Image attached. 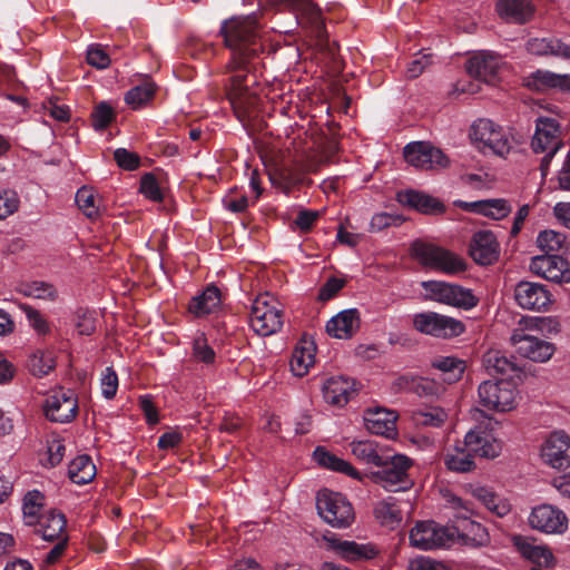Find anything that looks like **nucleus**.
I'll list each match as a JSON object with an SVG mask.
<instances>
[{"mask_svg": "<svg viewBox=\"0 0 570 570\" xmlns=\"http://www.w3.org/2000/svg\"><path fill=\"white\" fill-rule=\"evenodd\" d=\"M19 198L16 191L0 188V220L18 210Z\"/></svg>", "mask_w": 570, "mask_h": 570, "instance_id": "55", "label": "nucleus"}, {"mask_svg": "<svg viewBox=\"0 0 570 570\" xmlns=\"http://www.w3.org/2000/svg\"><path fill=\"white\" fill-rule=\"evenodd\" d=\"M345 279L335 276L327 278L320 288L318 299L322 302L332 299L345 286Z\"/></svg>", "mask_w": 570, "mask_h": 570, "instance_id": "61", "label": "nucleus"}, {"mask_svg": "<svg viewBox=\"0 0 570 570\" xmlns=\"http://www.w3.org/2000/svg\"><path fill=\"white\" fill-rule=\"evenodd\" d=\"M118 390V375L112 367H106L101 376V393L105 399L115 397Z\"/></svg>", "mask_w": 570, "mask_h": 570, "instance_id": "58", "label": "nucleus"}, {"mask_svg": "<svg viewBox=\"0 0 570 570\" xmlns=\"http://www.w3.org/2000/svg\"><path fill=\"white\" fill-rule=\"evenodd\" d=\"M272 4L283 6L295 14L297 23L302 28L323 40L326 35L325 22L320 7L313 0H272Z\"/></svg>", "mask_w": 570, "mask_h": 570, "instance_id": "11", "label": "nucleus"}, {"mask_svg": "<svg viewBox=\"0 0 570 570\" xmlns=\"http://www.w3.org/2000/svg\"><path fill=\"white\" fill-rule=\"evenodd\" d=\"M529 524L544 533H562L568 527V519L560 509L551 504H541L532 509Z\"/></svg>", "mask_w": 570, "mask_h": 570, "instance_id": "17", "label": "nucleus"}, {"mask_svg": "<svg viewBox=\"0 0 570 570\" xmlns=\"http://www.w3.org/2000/svg\"><path fill=\"white\" fill-rule=\"evenodd\" d=\"M527 86L542 92L548 90L570 91V75L538 69L527 78Z\"/></svg>", "mask_w": 570, "mask_h": 570, "instance_id": "27", "label": "nucleus"}, {"mask_svg": "<svg viewBox=\"0 0 570 570\" xmlns=\"http://www.w3.org/2000/svg\"><path fill=\"white\" fill-rule=\"evenodd\" d=\"M356 309H345L332 317L326 324V332L336 338H350L358 327Z\"/></svg>", "mask_w": 570, "mask_h": 570, "instance_id": "32", "label": "nucleus"}, {"mask_svg": "<svg viewBox=\"0 0 570 570\" xmlns=\"http://www.w3.org/2000/svg\"><path fill=\"white\" fill-rule=\"evenodd\" d=\"M45 415L51 422L68 423L78 412V401L71 390L60 387L50 394L43 404Z\"/></svg>", "mask_w": 570, "mask_h": 570, "instance_id": "13", "label": "nucleus"}, {"mask_svg": "<svg viewBox=\"0 0 570 570\" xmlns=\"http://www.w3.org/2000/svg\"><path fill=\"white\" fill-rule=\"evenodd\" d=\"M472 259L479 265H491L499 259L500 247L491 230L476 232L469 245Z\"/></svg>", "mask_w": 570, "mask_h": 570, "instance_id": "20", "label": "nucleus"}, {"mask_svg": "<svg viewBox=\"0 0 570 570\" xmlns=\"http://www.w3.org/2000/svg\"><path fill=\"white\" fill-rule=\"evenodd\" d=\"M500 444L484 430H472L466 433L463 442L445 455V465L454 472H469L475 468L474 456L495 458Z\"/></svg>", "mask_w": 570, "mask_h": 570, "instance_id": "2", "label": "nucleus"}, {"mask_svg": "<svg viewBox=\"0 0 570 570\" xmlns=\"http://www.w3.org/2000/svg\"><path fill=\"white\" fill-rule=\"evenodd\" d=\"M139 407L144 412L146 422L150 425H155L159 422L158 411L150 396L144 395L139 397Z\"/></svg>", "mask_w": 570, "mask_h": 570, "instance_id": "63", "label": "nucleus"}, {"mask_svg": "<svg viewBox=\"0 0 570 570\" xmlns=\"http://www.w3.org/2000/svg\"><path fill=\"white\" fill-rule=\"evenodd\" d=\"M413 327L422 334L436 338H453L465 332L463 322L431 311L415 314Z\"/></svg>", "mask_w": 570, "mask_h": 570, "instance_id": "9", "label": "nucleus"}, {"mask_svg": "<svg viewBox=\"0 0 570 570\" xmlns=\"http://www.w3.org/2000/svg\"><path fill=\"white\" fill-rule=\"evenodd\" d=\"M432 366L441 372L440 380L453 384L462 377L465 362L454 356H438L432 361Z\"/></svg>", "mask_w": 570, "mask_h": 570, "instance_id": "34", "label": "nucleus"}, {"mask_svg": "<svg viewBox=\"0 0 570 570\" xmlns=\"http://www.w3.org/2000/svg\"><path fill=\"white\" fill-rule=\"evenodd\" d=\"M311 347L295 348L292 360L291 370L295 376H304L311 366L314 365L315 356Z\"/></svg>", "mask_w": 570, "mask_h": 570, "instance_id": "47", "label": "nucleus"}, {"mask_svg": "<svg viewBox=\"0 0 570 570\" xmlns=\"http://www.w3.org/2000/svg\"><path fill=\"white\" fill-rule=\"evenodd\" d=\"M501 59L493 52L481 51L466 61V71L470 77L480 81L492 83L498 75Z\"/></svg>", "mask_w": 570, "mask_h": 570, "instance_id": "24", "label": "nucleus"}, {"mask_svg": "<svg viewBox=\"0 0 570 570\" xmlns=\"http://www.w3.org/2000/svg\"><path fill=\"white\" fill-rule=\"evenodd\" d=\"M26 523L28 525H35V533L49 542H53L67 535L65 533L67 519L62 512L56 509L40 514L36 521H26Z\"/></svg>", "mask_w": 570, "mask_h": 570, "instance_id": "22", "label": "nucleus"}, {"mask_svg": "<svg viewBox=\"0 0 570 570\" xmlns=\"http://www.w3.org/2000/svg\"><path fill=\"white\" fill-rule=\"evenodd\" d=\"M96 466L88 455H78L68 466L69 479L79 485H83L94 480Z\"/></svg>", "mask_w": 570, "mask_h": 570, "instance_id": "38", "label": "nucleus"}, {"mask_svg": "<svg viewBox=\"0 0 570 570\" xmlns=\"http://www.w3.org/2000/svg\"><path fill=\"white\" fill-rule=\"evenodd\" d=\"M114 159L117 165L125 170H136L140 166V157L138 154L129 151L126 148H117L114 151Z\"/></svg>", "mask_w": 570, "mask_h": 570, "instance_id": "57", "label": "nucleus"}, {"mask_svg": "<svg viewBox=\"0 0 570 570\" xmlns=\"http://www.w3.org/2000/svg\"><path fill=\"white\" fill-rule=\"evenodd\" d=\"M433 55L423 49L419 53L415 55L413 60L409 62L406 75L409 78L414 79L419 77L426 67H429L432 63Z\"/></svg>", "mask_w": 570, "mask_h": 570, "instance_id": "53", "label": "nucleus"}, {"mask_svg": "<svg viewBox=\"0 0 570 570\" xmlns=\"http://www.w3.org/2000/svg\"><path fill=\"white\" fill-rule=\"evenodd\" d=\"M313 456L314 460L323 468L344 473L355 479H360L358 472L352 466L351 463L326 451L323 446H317L314 450Z\"/></svg>", "mask_w": 570, "mask_h": 570, "instance_id": "36", "label": "nucleus"}, {"mask_svg": "<svg viewBox=\"0 0 570 570\" xmlns=\"http://www.w3.org/2000/svg\"><path fill=\"white\" fill-rule=\"evenodd\" d=\"M479 403L490 411L504 412L514 406L515 385L507 379L484 381L480 384Z\"/></svg>", "mask_w": 570, "mask_h": 570, "instance_id": "10", "label": "nucleus"}, {"mask_svg": "<svg viewBox=\"0 0 570 570\" xmlns=\"http://www.w3.org/2000/svg\"><path fill=\"white\" fill-rule=\"evenodd\" d=\"M463 208L473 213L482 214L493 219H501L509 215L511 207L504 199L478 200L464 203Z\"/></svg>", "mask_w": 570, "mask_h": 570, "instance_id": "35", "label": "nucleus"}, {"mask_svg": "<svg viewBox=\"0 0 570 570\" xmlns=\"http://www.w3.org/2000/svg\"><path fill=\"white\" fill-rule=\"evenodd\" d=\"M426 299L445 304L464 311H470L479 304L472 289L459 284L443 281H424L421 283Z\"/></svg>", "mask_w": 570, "mask_h": 570, "instance_id": "5", "label": "nucleus"}, {"mask_svg": "<svg viewBox=\"0 0 570 570\" xmlns=\"http://www.w3.org/2000/svg\"><path fill=\"white\" fill-rule=\"evenodd\" d=\"M541 458L553 469L570 468V436L563 431L552 432L541 446Z\"/></svg>", "mask_w": 570, "mask_h": 570, "instance_id": "14", "label": "nucleus"}, {"mask_svg": "<svg viewBox=\"0 0 570 570\" xmlns=\"http://www.w3.org/2000/svg\"><path fill=\"white\" fill-rule=\"evenodd\" d=\"M76 203L79 209L90 219L98 218L100 212L96 204L95 191L92 188L83 186L76 194Z\"/></svg>", "mask_w": 570, "mask_h": 570, "instance_id": "49", "label": "nucleus"}, {"mask_svg": "<svg viewBox=\"0 0 570 570\" xmlns=\"http://www.w3.org/2000/svg\"><path fill=\"white\" fill-rule=\"evenodd\" d=\"M23 311L28 318L30 326L40 335H46L50 332V327L46 318L40 314L39 311L31 306H24Z\"/></svg>", "mask_w": 570, "mask_h": 570, "instance_id": "60", "label": "nucleus"}, {"mask_svg": "<svg viewBox=\"0 0 570 570\" xmlns=\"http://www.w3.org/2000/svg\"><path fill=\"white\" fill-rule=\"evenodd\" d=\"M155 90V85L150 80H145L126 92L125 101L132 109H140L154 98Z\"/></svg>", "mask_w": 570, "mask_h": 570, "instance_id": "41", "label": "nucleus"}, {"mask_svg": "<svg viewBox=\"0 0 570 570\" xmlns=\"http://www.w3.org/2000/svg\"><path fill=\"white\" fill-rule=\"evenodd\" d=\"M20 292L28 297L53 302L58 297L57 288L42 281L24 282L20 286Z\"/></svg>", "mask_w": 570, "mask_h": 570, "instance_id": "42", "label": "nucleus"}, {"mask_svg": "<svg viewBox=\"0 0 570 570\" xmlns=\"http://www.w3.org/2000/svg\"><path fill=\"white\" fill-rule=\"evenodd\" d=\"M140 193L154 202H161L164 196L156 177L147 173L140 179Z\"/></svg>", "mask_w": 570, "mask_h": 570, "instance_id": "56", "label": "nucleus"}, {"mask_svg": "<svg viewBox=\"0 0 570 570\" xmlns=\"http://www.w3.org/2000/svg\"><path fill=\"white\" fill-rule=\"evenodd\" d=\"M411 254L423 267L444 274L452 275L466 269L464 259L456 254L422 240L412 244Z\"/></svg>", "mask_w": 570, "mask_h": 570, "instance_id": "4", "label": "nucleus"}, {"mask_svg": "<svg viewBox=\"0 0 570 570\" xmlns=\"http://www.w3.org/2000/svg\"><path fill=\"white\" fill-rule=\"evenodd\" d=\"M56 541V544L50 549L43 559V563L47 566L55 564L60 560L68 547L69 538L68 535H65L63 538Z\"/></svg>", "mask_w": 570, "mask_h": 570, "instance_id": "64", "label": "nucleus"}, {"mask_svg": "<svg viewBox=\"0 0 570 570\" xmlns=\"http://www.w3.org/2000/svg\"><path fill=\"white\" fill-rule=\"evenodd\" d=\"M497 10L507 21L520 24L528 22L534 14V6L530 0H499Z\"/></svg>", "mask_w": 570, "mask_h": 570, "instance_id": "30", "label": "nucleus"}, {"mask_svg": "<svg viewBox=\"0 0 570 570\" xmlns=\"http://www.w3.org/2000/svg\"><path fill=\"white\" fill-rule=\"evenodd\" d=\"M473 497L480 501L489 511L499 517H503L509 512V507L500 501V498L490 489L479 487L473 490Z\"/></svg>", "mask_w": 570, "mask_h": 570, "instance_id": "43", "label": "nucleus"}, {"mask_svg": "<svg viewBox=\"0 0 570 570\" xmlns=\"http://www.w3.org/2000/svg\"><path fill=\"white\" fill-rule=\"evenodd\" d=\"M470 137L473 141L482 144L484 153L485 149H489L493 154L503 157L511 149L509 138L502 128L489 119L474 121L471 126Z\"/></svg>", "mask_w": 570, "mask_h": 570, "instance_id": "12", "label": "nucleus"}, {"mask_svg": "<svg viewBox=\"0 0 570 570\" xmlns=\"http://www.w3.org/2000/svg\"><path fill=\"white\" fill-rule=\"evenodd\" d=\"M530 269L550 282H570V264L561 255L547 254L533 257Z\"/></svg>", "mask_w": 570, "mask_h": 570, "instance_id": "19", "label": "nucleus"}, {"mask_svg": "<svg viewBox=\"0 0 570 570\" xmlns=\"http://www.w3.org/2000/svg\"><path fill=\"white\" fill-rule=\"evenodd\" d=\"M527 49L532 55H552L570 60V46L556 38H531Z\"/></svg>", "mask_w": 570, "mask_h": 570, "instance_id": "33", "label": "nucleus"}, {"mask_svg": "<svg viewBox=\"0 0 570 570\" xmlns=\"http://www.w3.org/2000/svg\"><path fill=\"white\" fill-rule=\"evenodd\" d=\"M227 95L236 117L242 122L249 121L254 116L257 97L250 91H235Z\"/></svg>", "mask_w": 570, "mask_h": 570, "instance_id": "37", "label": "nucleus"}, {"mask_svg": "<svg viewBox=\"0 0 570 570\" xmlns=\"http://www.w3.org/2000/svg\"><path fill=\"white\" fill-rule=\"evenodd\" d=\"M220 304L222 292L217 286L210 284L206 286L202 294L190 299L188 311L196 317H203L214 313Z\"/></svg>", "mask_w": 570, "mask_h": 570, "instance_id": "31", "label": "nucleus"}, {"mask_svg": "<svg viewBox=\"0 0 570 570\" xmlns=\"http://www.w3.org/2000/svg\"><path fill=\"white\" fill-rule=\"evenodd\" d=\"M326 540L331 549L347 562L371 560L379 554V549L372 543L341 540L335 535L326 538Z\"/></svg>", "mask_w": 570, "mask_h": 570, "instance_id": "23", "label": "nucleus"}, {"mask_svg": "<svg viewBox=\"0 0 570 570\" xmlns=\"http://www.w3.org/2000/svg\"><path fill=\"white\" fill-rule=\"evenodd\" d=\"M514 298L525 309L540 311L551 303V294L539 283L522 281L514 288Z\"/></svg>", "mask_w": 570, "mask_h": 570, "instance_id": "21", "label": "nucleus"}, {"mask_svg": "<svg viewBox=\"0 0 570 570\" xmlns=\"http://www.w3.org/2000/svg\"><path fill=\"white\" fill-rule=\"evenodd\" d=\"M459 534L458 527H441L434 521H420L410 531L412 547L429 551L449 546Z\"/></svg>", "mask_w": 570, "mask_h": 570, "instance_id": "7", "label": "nucleus"}, {"mask_svg": "<svg viewBox=\"0 0 570 570\" xmlns=\"http://www.w3.org/2000/svg\"><path fill=\"white\" fill-rule=\"evenodd\" d=\"M27 367L33 376H47L56 367V356L53 351L37 350L28 357Z\"/></svg>", "mask_w": 570, "mask_h": 570, "instance_id": "39", "label": "nucleus"}, {"mask_svg": "<svg viewBox=\"0 0 570 570\" xmlns=\"http://www.w3.org/2000/svg\"><path fill=\"white\" fill-rule=\"evenodd\" d=\"M219 33L225 46L230 49L232 57L225 67L229 75L228 92L249 91V73L257 71L265 47L258 36V23L255 16L237 17L225 20Z\"/></svg>", "mask_w": 570, "mask_h": 570, "instance_id": "1", "label": "nucleus"}, {"mask_svg": "<svg viewBox=\"0 0 570 570\" xmlns=\"http://www.w3.org/2000/svg\"><path fill=\"white\" fill-rule=\"evenodd\" d=\"M87 62L97 69H105L110 65V58L100 46H91L87 50Z\"/></svg>", "mask_w": 570, "mask_h": 570, "instance_id": "62", "label": "nucleus"}, {"mask_svg": "<svg viewBox=\"0 0 570 570\" xmlns=\"http://www.w3.org/2000/svg\"><path fill=\"white\" fill-rule=\"evenodd\" d=\"M456 527L459 528V534H455V538L462 540L472 539L476 544H483L488 541L487 530L479 522L471 521L466 517H463L461 524Z\"/></svg>", "mask_w": 570, "mask_h": 570, "instance_id": "45", "label": "nucleus"}, {"mask_svg": "<svg viewBox=\"0 0 570 570\" xmlns=\"http://www.w3.org/2000/svg\"><path fill=\"white\" fill-rule=\"evenodd\" d=\"M405 160L421 169H433L434 167H446L448 157L439 148L424 141L410 142L404 147Z\"/></svg>", "mask_w": 570, "mask_h": 570, "instance_id": "15", "label": "nucleus"}, {"mask_svg": "<svg viewBox=\"0 0 570 570\" xmlns=\"http://www.w3.org/2000/svg\"><path fill=\"white\" fill-rule=\"evenodd\" d=\"M404 217L401 215H394L389 213H377L373 215L370 223L371 232H381L390 226H401L404 222Z\"/></svg>", "mask_w": 570, "mask_h": 570, "instance_id": "54", "label": "nucleus"}, {"mask_svg": "<svg viewBox=\"0 0 570 570\" xmlns=\"http://www.w3.org/2000/svg\"><path fill=\"white\" fill-rule=\"evenodd\" d=\"M511 343L520 355L533 362H547L556 351L552 343L529 335L523 330L513 332Z\"/></svg>", "mask_w": 570, "mask_h": 570, "instance_id": "16", "label": "nucleus"}, {"mask_svg": "<svg viewBox=\"0 0 570 570\" xmlns=\"http://www.w3.org/2000/svg\"><path fill=\"white\" fill-rule=\"evenodd\" d=\"M116 118L114 108L106 101L97 104L91 112V124L95 130H105Z\"/></svg>", "mask_w": 570, "mask_h": 570, "instance_id": "50", "label": "nucleus"}, {"mask_svg": "<svg viewBox=\"0 0 570 570\" xmlns=\"http://www.w3.org/2000/svg\"><path fill=\"white\" fill-rule=\"evenodd\" d=\"M376 466L379 470L372 472V479L386 491H406L413 485V481L407 473L412 466V460L409 456L385 453Z\"/></svg>", "mask_w": 570, "mask_h": 570, "instance_id": "3", "label": "nucleus"}, {"mask_svg": "<svg viewBox=\"0 0 570 570\" xmlns=\"http://www.w3.org/2000/svg\"><path fill=\"white\" fill-rule=\"evenodd\" d=\"M356 383L346 376L328 377L323 384V397L326 403L342 407L356 394Z\"/></svg>", "mask_w": 570, "mask_h": 570, "instance_id": "25", "label": "nucleus"}, {"mask_svg": "<svg viewBox=\"0 0 570 570\" xmlns=\"http://www.w3.org/2000/svg\"><path fill=\"white\" fill-rule=\"evenodd\" d=\"M249 324L253 331L261 336L273 335L282 328L283 311L272 304L268 293L261 294L253 302Z\"/></svg>", "mask_w": 570, "mask_h": 570, "instance_id": "8", "label": "nucleus"}, {"mask_svg": "<svg viewBox=\"0 0 570 570\" xmlns=\"http://www.w3.org/2000/svg\"><path fill=\"white\" fill-rule=\"evenodd\" d=\"M396 199L400 204L423 214H440L445 209L436 198L412 189L399 191Z\"/></svg>", "mask_w": 570, "mask_h": 570, "instance_id": "28", "label": "nucleus"}, {"mask_svg": "<svg viewBox=\"0 0 570 570\" xmlns=\"http://www.w3.org/2000/svg\"><path fill=\"white\" fill-rule=\"evenodd\" d=\"M318 217L320 214L317 212L303 209L297 214L296 218L293 220L291 228L293 230L297 228L303 233H308L309 230H312Z\"/></svg>", "mask_w": 570, "mask_h": 570, "instance_id": "59", "label": "nucleus"}, {"mask_svg": "<svg viewBox=\"0 0 570 570\" xmlns=\"http://www.w3.org/2000/svg\"><path fill=\"white\" fill-rule=\"evenodd\" d=\"M538 245L547 253L567 249V238L563 234L556 230H543L538 236Z\"/></svg>", "mask_w": 570, "mask_h": 570, "instance_id": "51", "label": "nucleus"}, {"mask_svg": "<svg viewBox=\"0 0 570 570\" xmlns=\"http://www.w3.org/2000/svg\"><path fill=\"white\" fill-rule=\"evenodd\" d=\"M45 497L38 490L27 492L23 498L22 511L27 521H36L39 517V511L43 505Z\"/></svg>", "mask_w": 570, "mask_h": 570, "instance_id": "52", "label": "nucleus"}, {"mask_svg": "<svg viewBox=\"0 0 570 570\" xmlns=\"http://www.w3.org/2000/svg\"><path fill=\"white\" fill-rule=\"evenodd\" d=\"M375 517L384 525H395L402 521L401 510L396 507L392 497L379 502L374 510Z\"/></svg>", "mask_w": 570, "mask_h": 570, "instance_id": "44", "label": "nucleus"}, {"mask_svg": "<svg viewBox=\"0 0 570 570\" xmlns=\"http://www.w3.org/2000/svg\"><path fill=\"white\" fill-rule=\"evenodd\" d=\"M482 364L489 375L511 376L520 371L514 356H508L500 350H489L482 357Z\"/></svg>", "mask_w": 570, "mask_h": 570, "instance_id": "29", "label": "nucleus"}, {"mask_svg": "<svg viewBox=\"0 0 570 570\" xmlns=\"http://www.w3.org/2000/svg\"><path fill=\"white\" fill-rule=\"evenodd\" d=\"M193 357L207 366H212L216 363V353L214 348L208 344V340L205 333H198L193 340Z\"/></svg>", "mask_w": 570, "mask_h": 570, "instance_id": "46", "label": "nucleus"}, {"mask_svg": "<svg viewBox=\"0 0 570 570\" xmlns=\"http://www.w3.org/2000/svg\"><path fill=\"white\" fill-rule=\"evenodd\" d=\"M351 451L356 459L375 466L382 461V456L385 454L382 453V449L379 444L368 440L353 441L351 443Z\"/></svg>", "mask_w": 570, "mask_h": 570, "instance_id": "40", "label": "nucleus"}, {"mask_svg": "<svg viewBox=\"0 0 570 570\" xmlns=\"http://www.w3.org/2000/svg\"><path fill=\"white\" fill-rule=\"evenodd\" d=\"M562 145L561 128L558 120L551 117H539L535 121V132L531 141L533 151L542 154L547 150H559Z\"/></svg>", "mask_w": 570, "mask_h": 570, "instance_id": "18", "label": "nucleus"}, {"mask_svg": "<svg viewBox=\"0 0 570 570\" xmlns=\"http://www.w3.org/2000/svg\"><path fill=\"white\" fill-rule=\"evenodd\" d=\"M316 509L321 518L333 528H347L354 520V511L347 499L328 489L318 491Z\"/></svg>", "mask_w": 570, "mask_h": 570, "instance_id": "6", "label": "nucleus"}, {"mask_svg": "<svg viewBox=\"0 0 570 570\" xmlns=\"http://www.w3.org/2000/svg\"><path fill=\"white\" fill-rule=\"evenodd\" d=\"M412 419L416 425L439 428L445 422L448 414L441 407H430L413 412Z\"/></svg>", "mask_w": 570, "mask_h": 570, "instance_id": "48", "label": "nucleus"}, {"mask_svg": "<svg viewBox=\"0 0 570 570\" xmlns=\"http://www.w3.org/2000/svg\"><path fill=\"white\" fill-rule=\"evenodd\" d=\"M396 419L394 411L383 407L367 409L364 413V424L366 430L376 435L387 439L396 434Z\"/></svg>", "mask_w": 570, "mask_h": 570, "instance_id": "26", "label": "nucleus"}]
</instances>
